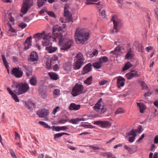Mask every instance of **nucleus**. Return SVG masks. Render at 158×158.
<instances>
[{
  "label": "nucleus",
  "mask_w": 158,
  "mask_h": 158,
  "mask_svg": "<svg viewBox=\"0 0 158 158\" xmlns=\"http://www.w3.org/2000/svg\"><path fill=\"white\" fill-rule=\"evenodd\" d=\"M33 4V0H23L21 8L22 13L23 14H26Z\"/></svg>",
  "instance_id": "obj_8"
},
{
  "label": "nucleus",
  "mask_w": 158,
  "mask_h": 158,
  "mask_svg": "<svg viewBox=\"0 0 158 158\" xmlns=\"http://www.w3.org/2000/svg\"><path fill=\"white\" fill-rule=\"evenodd\" d=\"M127 80H131L134 77H137L140 76V74L138 71L134 70H131L130 72L125 75Z\"/></svg>",
  "instance_id": "obj_12"
},
{
  "label": "nucleus",
  "mask_w": 158,
  "mask_h": 158,
  "mask_svg": "<svg viewBox=\"0 0 158 158\" xmlns=\"http://www.w3.org/2000/svg\"><path fill=\"white\" fill-rule=\"evenodd\" d=\"M42 33H43V35L42 37V39L44 40H46L47 39H50L52 38L50 37L48 34H44V31H43Z\"/></svg>",
  "instance_id": "obj_44"
},
{
  "label": "nucleus",
  "mask_w": 158,
  "mask_h": 158,
  "mask_svg": "<svg viewBox=\"0 0 158 158\" xmlns=\"http://www.w3.org/2000/svg\"><path fill=\"white\" fill-rule=\"evenodd\" d=\"M31 36H30L27 38L24 44V49L27 50L29 48L31 45Z\"/></svg>",
  "instance_id": "obj_18"
},
{
  "label": "nucleus",
  "mask_w": 158,
  "mask_h": 158,
  "mask_svg": "<svg viewBox=\"0 0 158 158\" xmlns=\"http://www.w3.org/2000/svg\"><path fill=\"white\" fill-rule=\"evenodd\" d=\"M84 88L81 83H77L72 89L71 94L73 96H76L82 93Z\"/></svg>",
  "instance_id": "obj_7"
},
{
  "label": "nucleus",
  "mask_w": 158,
  "mask_h": 158,
  "mask_svg": "<svg viewBox=\"0 0 158 158\" xmlns=\"http://www.w3.org/2000/svg\"><path fill=\"white\" fill-rule=\"evenodd\" d=\"M47 0H38L37 1V5L39 7L42 6L45 2H47Z\"/></svg>",
  "instance_id": "obj_40"
},
{
  "label": "nucleus",
  "mask_w": 158,
  "mask_h": 158,
  "mask_svg": "<svg viewBox=\"0 0 158 158\" xmlns=\"http://www.w3.org/2000/svg\"><path fill=\"white\" fill-rule=\"evenodd\" d=\"M85 119L84 118H75L71 119L69 121V123H72L73 124H77L79 122L81 121H85Z\"/></svg>",
  "instance_id": "obj_20"
},
{
  "label": "nucleus",
  "mask_w": 158,
  "mask_h": 158,
  "mask_svg": "<svg viewBox=\"0 0 158 158\" xmlns=\"http://www.w3.org/2000/svg\"><path fill=\"white\" fill-rule=\"evenodd\" d=\"M137 104L139 108L140 112L141 113H143L145 108V106L142 102H137Z\"/></svg>",
  "instance_id": "obj_31"
},
{
  "label": "nucleus",
  "mask_w": 158,
  "mask_h": 158,
  "mask_svg": "<svg viewBox=\"0 0 158 158\" xmlns=\"http://www.w3.org/2000/svg\"><path fill=\"white\" fill-rule=\"evenodd\" d=\"M125 79L123 77L119 76L117 80V86L118 88H120L121 86L123 87L124 86L125 83L124 81Z\"/></svg>",
  "instance_id": "obj_19"
},
{
  "label": "nucleus",
  "mask_w": 158,
  "mask_h": 158,
  "mask_svg": "<svg viewBox=\"0 0 158 158\" xmlns=\"http://www.w3.org/2000/svg\"><path fill=\"white\" fill-rule=\"evenodd\" d=\"M38 56L37 53L33 51L30 54L29 61L31 62L35 61L38 59Z\"/></svg>",
  "instance_id": "obj_17"
},
{
  "label": "nucleus",
  "mask_w": 158,
  "mask_h": 158,
  "mask_svg": "<svg viewBox=\"0 0 158 158\" xmlns=\"http://www.w3.org/2000/svg\"><path fill=\"white\" fill-rule=\"evenodd\" d=\"M39 123L42 125L43 126H44V128H48V129H51V127L50 126H49V125H48V124L44 122L43 121H39Z\"/></svg>",
  "instance_id": "obj_41"
},
{
  "label": "nucleus",
  "mask_w": 158,
  "mask_h": 158,
  "mask_svg": "<svg viewBox=\"0 0 158 158\" xmlns=\"http://www.w3.org/2000/svg\"><path fill=\"white\" fill-rule=\"evenodd\" d=\"M142 87L143 89H146L147 88V85L144 82H142L141 83Z\"/></svg>",
  "instance_id": "obj_63"
},
{
  "label": "nucleus",
  "mask_w": 158,
  "mask_h": 158,
  "mask_svg": "<svg viewBox=\"0 0 158 158\" xmlns=\"http://www.w3.org/2000/svg\"><path fill=\"white\" fill-rule=\"evenodd\" d=\"M108 82V81L106 80H102V81H99V85H103L106 84Z\"/></svg>",
  "instance_id": "obj_57"
},
{
  "label": "nucleus",
  "mask_w": 158,
  "mask_h": 158,
  "mask_svg": "<svg viewBox=\"0 0 158 158\" xmlns=\"http://www.w3.org/2000/svg\"><path fill=\"white\" fill-rule=\"evenodd\" d=\"M28 104L30 106V109L31 108L34 107H35V104L32 101H30L28 102Z\"/></svg>",
  "instance_id": "obj_59"
},
{
  "label": "nucleus",
  "mask_w": 158,
  "mask_h": 158,
  "mask_svg": "<svg viewBox=\"0 0 158 158\" xmlns=\"http://www.w3.org/2000/svg\"><path fill=\"white\" fill-rule=\"evenodd\" d=\"M94 108L97 112L103 113L105 112L106 110L104 104L103 103L102 98H100L98 100L94 106Z\"/></svg>",
  "instance_id": "obj_6"
},
{
  "label": "nucleus",
  "mask_w": 158,
  "mask_h": 158,
  "mask_svg": "<svg viewBox=\"0 0 158 158\" xmlns=\"http://www.w3.org/2000/svg\"><path fill=\"white\" fill-rule=\"evenodd\" d=\"M48 74L50 79L52 80H56L59 78L58 75L55 73L50 72L48 73Z\"/></svg>",
  "instance_id": "obj_29"
},
{
  "label": "nucleus",
  "mask_w": 158,
  "mask_h": 158,
  "mask_svg": "<svg viewBox=\"0 0 158 158\" xmlns=\"http://www.w3.org/2000/svg\"><path fill=\"white\" fill-rule=\"evenodd\" d=\"M12 98L16 102H19V99L17 95L15 94H14L11 95Z\"/></svg>",
  "instance_id": "obj_47"
},
{
  "label": "nucleus",
  "mask_w": 158,
  "mask_h": 158,
  "mask_svg": "<svg viewBox=\"0 0 158 158\" xmlns=\"http://www.w3.org/2000/svg\"><path fill=\"white\" fill-rule=\"evenodd\" d=\"M93 67L96 69H99L101 67L102 64L98 60L97 62L94 63L93 64Z\"/></svg>",
  "instance_id": "obj_37"
},
{
  "label": "nucleus",
  "mask_w": 158,
  "mask_h": 158,
  "mask_svg": "<svg viewBox=\"0 0 158 158\" xmlns=\"http://www.w3.org/2000/svg\"><path fill=\"white\" fill-rule=\"evenodd\" d=\"M51 39H47L43 40L42 42V44L44 46L47 47L51 45H52V43L50 41Z\"/></svg>",
  "instance_id": "obj_34"
},
{
  "label": "nucleus",
  "mask_w": 158,
  "mask_h": 158,
  "mask_svg": "<svg viewBox=\"0 0 158 158\" xmlns=\"http://www.w3.org/2000/svg\"><path fill=\"white\" fill-rule=\"evenodd\" d=\"M60 107L57 106L53 110L52 113L54 115H55L57 111H60Z\"/></svg>",
  "instance_id": "obj_50"
},
{
  "label": "nucleus",
  "mask_w": 158,
  "mask_h": 158,
  "mask_svg": "<svg viewBox=\"0 0 158 158\" xmlns=\"http://www.w3.org/2000/svg\"><path fill=\"white\" fill-rule=\"evenodd\" d=\"M81 105H76L75 103H72L70 104L69 109L70 110H77L80 108Z\"/></svg>",
  "instance_id": "obj_25"
},
{
  "label": "nucleus",
  "mask_w": 158,
  "mask_h": 158,
  "mask_svg": "<svg viewBox=\"0 0 158 158\" xmlns=\"http://www.w3.org/2000/svg\"><path fill=\"white\" fill-rule=\"evenodd\" d=\"M90 36V31L88 29L78 27L75 33V40L77 43L83 44L88 40Z\"/></svg>",
  "instance_id": "obj_1"
},
{
  "label": "nucleus",
  "mask_w": 158,
  "mask_h": 158,
  "mask_svg": "<svg viewBox=\"0 0 158 158\" xmlns=\"http://www.w3.org/2000/svg\"><path fill=\"white\" fill-rule=\"evenodd\" d=\"M92 81L93 77L92 76H91L87 78L85 81L84 83L87 85H90L92 84Z\"/></svg>",
  "instance_id": "obj_32"
},
{
  "label": "nucleus",
  "mask_w": 158,
  "mask_h": 158,
  "mask_svg": "<svg viewBox=\"0 0 158 158\" xmlns=\"http://www.w3.org/2000/svg\"><path fill=\"white\" fill-rule=\"evenodd\" d=\"M123 0H116V2L120 6H121L123 4Z\"/></svg>",
  "instance_id": "obj_61"
},
{
  "label": "nucleus",
  "mask_w": 158,
  "mask_h": 158,
  "mask_svg": "<svg viewBox=\"0 0 158 158\" xmlns=\"http://www.w3.org/2000/svg\"><path fill=\"white\" fill-rule=\"evenodd\" d=\"M143 47L142 44H139L138 47V51L139 52H142L143 50Z\"/></svg>",
  "instance_id": "obj_54"
},
{
  "label": "nucleus",
  "mask_w": 158,
  "mask_h": 158,
  "mask_svg": "<svg viewBox=\"0 0 158 158\" xmlns=\"http://www.w3.org/2000/svg\"><path fill=\"white\" fill-rule=\"evenodd\" d=\"M120 48L119 47H117L113 51H111L112 54L118 56L119 54L120 51Z\"/></svg>",
  "instance_id": "obj_42"
},
{
  "label": "nucleus",
  "mask_w": 158,
  "mask_h": 158,
  "mask_svg": "<svg viewBox=\"0 0 158 158\" xmlns=\"http://www.w3.org/2000/svg\"><path fill=\"white\" fill-rule=\"evenodd\" d=\"M100 15L102 18H104L106 17V11L104 10H102L100 12Z\"/></svg>",
  "instance_id": "obj_51"
},
{
  "label": "nucleus",
  "mask_w": 158,
  "mask_h": 158,
  "mask_svg": "<svg viewBox=\"0 0 158 158\" xmlns=\"http://www.w3.org/2000/svg\"><path fill=\"white\" fill-rule=\"evenodd\" d=\"M111 20L113 22L114 28L113 30L111 31L110 32L112 33L117 32L118 31V30L122 27V24L120 20L118 19L116 15L113 16Z\"/></svg>",
  "instance_id": "obj_5"
},
{
  "label": "nucleus",
  "mask_w": 158,
  "mask_h": 158,
  "mask_svg": "<svg viewBox=\"0 0 158 158\" xmlns=\"http://www.w3.org/2000/svg\"><path fill=\"white\" fill-rule=\"evenodd\" d=\"M137 132V131L136 130L132 129L130 133H126V137H128V140L130 142L132 143L134 141Z\"/></svg>",
  "instance_id": "obj_11"
},
{
  "label": "nucleus",
  "mask_w": 158,
  "mask_h": 158,
  "mask_svg": "<svg viewBox=\"0 0 158 158\" xmlns=\"http://www.w3.org/2000/svg\"><path fill=\"white\" fill-rule=\"evenodd\" d=\"M154 12L155 15H156V18L158 20V8H156L154 10Z\"/></svg>",
  "instance_id": "obj_62"
},
{
  "label": "nucleus",
  "mask_w": 158,
  "mask_h": 158,
  "mask_svg": "<svg viewBox=\"0 0 158 158\" xmlns=\"http://www.w3.org/2000/svg\"><path fill=\"white\" fill-rule=\"evenodd\" d=\"M69 127V126H68L60 127V131H64L67 129H68Z\"/></svg>",
  "instance_id": "obj_60"
},
{
  "label": "nucleus",
  "mask_w": 158,
  "mask_h": 158,
  "mask_svg": "<svg viewBox=\"0 0 158 158\" xmlns=\"http://www.w3.org/2000/svg\"><path fill=\"white\" fill-rule=\"evenodd\" d=\"M104 157H107V158H116L115 157H112V154L110 152L105 153L103 154Z\"/></svg>",
  "instance_id": "obj_45"
},
{
  "label": "nucleus",
  "mask_w": 158,
  "mask_h": 158,
  "mask_svg": "<svg viewBox=\"0 0 158 158\" xmlns=\"http://www.w3.org/2000/svg\"><path fill=\"white\" fill-rule=\"evenodd\" d=\"M71 63L70 62H67L64 65L63 69L67 73H68L71 71Z\"/></svg>",
  "instance_id": "obj_26"
},
{
  "label": "nucleus",
  "mask_w": 158,
  "mask_h": 158,
  "mask_svg": "<svg viewBox=\"0 0 158 158\" xmlns=\"http://www.w3.org/2000/svg\"><path fill=\"white\" fill-rule=\"evenodd\" d=\"M60 90L58 89H56L53 91V95L54 96H58L60 95Z\"/></svg>",
  "instance_id": "obj_43"
},
{
  "label": "nucleus",
  "mask_w": 158,
  "mask_h": 158,
  "mask_svg": "<svg viewBox=\"0 0 158 158\" xmlns=\"http://www.w3.org/2000/svg\"><path fill=\"white\" fill-rule=\"evenodd\" d=\"M49 114L48 110L44 108L38 110L37 112V114L39 117L45 118Z\"/></svg>",
  "instance_id": "obj_14"
},
{
  "label": "nucleus",
  "mask_w": 158,
  "mask_h": 158,
  "mask_svg": "<svg viewBox=\"0 0 158 158\" xmlns=\"http://www.w3.org/2000/svg\"><path fill=\"white\" fill-rule=\"evenodd\" d=\"M1 57L5 67L6 68L7 70L8 71V68L9 67V66L8 64V62L6 59L5 55H2Z\"/></svg>",
  "instance_id": "obj_33"
},
{
  "label": "nucleus",
  "mask_w": 158,
  "mask_h": 158,
  "mask_svg": "<svg viewBox=\"0 0 158 158\" xmlns=\"http://www.w3.org/2000/svg\"><path fill=\"white\" fill-rule=\"evenodd\" d=\"M62 27L58 25L54 26L53 28L52 37L54 40H56L57 39H59V38L57 37V36L61 34L62 32Z\"/></svg>",
  "instance_id": "obj_9"
},
{
  "label": "nucleus",
  "mask_w": 158,
  "mask_h": 158,
  "mask_svg": "<svg viewBox=\"0 0 158 158\" xmlns=\"http://www.w3.org/2000/svg\"><path fill=\"white\" fill-rule=\"evenodd\" d=\"M59 62L58 56L57 55H54L50 60V66H52L53 64L58 63Z\"/></svg>",
  "instance_id": "obj_30"
},
{
  "label": "nucleus",
  "mask_w": 158,
  "mask_h": 158,
  "mask_svg": "<svg viewBox=\"0 0 158 158\" xmlns=\"http://www.w3.org/2000/svg\"><path fill=\"white\" fill-rule=\"evenodd\" d=\"M53 131H60V127L59 126H57V127H55L53 126Z\"/></svg>",
  "instance_id": "obj_53"
},
{
  "label": "nucleus",
  "mask_w": 158,
  "mask_h": 158,
  "mask_svg": "<svg viewBox=\"0 0 158 158\" xmlns=\"http://www.w3.org/2000/svg\"><path fill=\"white\" fill-rule=\"evenodd\" d=\"M154 142L156 144L158 143V135L155 136L154 139Z\"/></svg>",
  "instance_id": "obj_64"
},
{
  "label": "nucleus",
  "mask_w": 158,
  "mask_h": 158,
  "mask_svg": "<svg viewBox=\"0 0 158 158\" xmlns=\"http://www.w3.org/2000/svg\"><path fill=\"white\" fill-rule=\"evenodd\" d=\"M124 112V111L123 109L121 108H119L115 112V114H118L123 113Z\"/></svg>",
  "instance_id": "obj_49"
},
{
  "label": "nucleus",
  "mask_w": 158,
  "mask_h": 158,
  "mask_svg": "<svg viewBox=\"0 0 158 158\" xmlns=\"http://www.w3.org/2000/svg\"><path fill=\"white\" fill-rule=\"evenodd\" d=\"M29 82L31 85L34 86H36L37 85V83L36 76L35 75H33L29 80Z\"/></svg>",
  "instance_id": "obj_27"
},
{
  "label": "nucleus",
  "mask_w": 158,
  "mask_h": 158,
  "mask_svg": "<svg viewBox=\"0 0 158 158\" xmlns=\"http://www.w3.org/2000/svg\"><path fill=\"white\" fill-rule=\"evenodd\" d=\"M23 67L26 71V74L27 76L29 77L32 75V70L31 68L26 65H23Z\"/></svg>",
  "instance_id": "obj_22"
},
{
  "label": "nucleus",
  "mask_w": 158,
  "mask_h": 158,
  "mask_svg": "<svg viewBox=\"0 0 158 158\" xmlns=\"http://www.w3.org/2000/svg\"><path fill=\"white\" fill-rule=\"evenodd\" d=\"M51 45L49 46L46 47L45 48L46 50L48 52L50 53H52L55 52L57 49V48L56 47H52Z\"/></svg>",
  "instance_id": "obj_24"
},
{
  "label": "nucleus",
  "mask_w": 158,
  "mask_h": 158,
  "mask_svg": "<svg viewBox=\"0 0 158 158\" xmlns=\"http://www.w3.org/2000/svg\"><path fill=\"white\" fill-rule=\"evenodd\" d=\"M18 26L22 29H23L27 27V24L23 22H21L18 24Z\"/></svg>",
  "instance_id": "obj_46"
},
{
  "label": "nucleus",
  "mask_w": 158,
  "mask_h": 158,
  "mask_svg": "<svg viewBox=\"0 0 158 158\" xmlns=\"http://www.w3.org/2000/svg\"><path fill=\"white\" fill-rule=\"evenodd\" d=\"M85 58L82 54L80 52L78 53L74 59L73 67L74 70L79 69L85 64Z\"/></svg>",
  "instance_id": "obj_3"
},
{
  "label": "nucleus",
  "mask_w": 158,
  "mask_h": 158,
  "mask_svg": "<svg viewBox=\"0 0 158 158\" xmlns=\"http://www.w3.org/2000/svg\"><path fill=\"white\" fill-rule=\"evenodd\" d=\"M57 37L59 38V44L61 50H66L69 49L73 43V41L72 40L63 39L62 35L61 34Z\"/></svg>",
  "instance_id": "obj_2"
},
{
  "label": "nucleus",
  "mask_w": 158,
  "mask_h": 158,
  "mask_svg": "<svg viewBox=\"0 0 158 158\" xmlns=\"http://www.w3.org/2000/svg\"><path fill=\"white\" fill-rule=\"evenodd\" d=\"M29 89L30 87L27 83L21 82L16 85L14 92L17 94L20 95L26 93Z\"/></svg>",
  "instance_id": "obj_4"
},
{
  "label": "nucleus",
  "mask_w": 158,
  "mask_h": 158,
  "mask_svg": "<svg viewBox=\"0 0 158 158\" xmlns=\"http://www.w3.org/2000/svg\"><path fill=\"white\" fill-rule=\"evenodd\" d=\"M134 56V53L132 52L131 49L130 48L128 50L127 54L125 55L126 59H133Z\"/></svg>",
  "instance_id": "obj_23"
},
{
  "label": "nucleus",
  "mask_w": 158,
  "mask_h": 158,
  "mask_svg": "<svg viewBox=\"0 0 158 158\" xmlns=\"http://www.w3.org/2000/svg\"><path fill=\"white\" fill-rule=\"evenodd\" d=\"M89 147L91 148L94 150V152H99L100 148L98 147H95L92 145H90Z\"/></svg>",
  "instance_id": "obj_48"
},
{
  "label": "nucleus",
  "mask_w": 158,
  "mask_h": 158,
  "mask_svg": "<svg viewBox=\"0 0 158 158\" xmlns=\"http://www.w3.org/2000/svg\"><path fill=\"white\" fill-rule=\"evenodd\" d=\"M132 66V65L130 63V62H127L123 66L122 69V71H124L126 70H127L129 69Z\"/></svg>",
  "instance_id": "obj_38"
},
{
  "label": "nucleus",
  "mask_w": 158,
  "mask_h": 158,
  "mask_svg": "<svg viewBox=\"0 0 158 158\" xmlns=\"http://www.w3.org/2000/svg\"><path fill=\"white\" fill-rule=\"evenodd\" d=\"M91 66V64L90 63L86 64L83 68V71L84 73H83V74L87 73L90 72L92 69Z\"/></svg>",
  "instance_id": "obj_21"
},
{
  "label": "nucleus",
  "mask_w": 158,
  "mask_h": 158,
  "mask_svg": "<svg viewBox=\"0 0 158 158\" xmlns=\"http://www.w3.org/2000/svg\"><path fill=\"white\" fill-rule=\"evenodd\" d=\"M48 15L52 17L56 18V16L54 13L52 11H49L48 12Z\"/></svg>",
  "instance_id": "obj_55"
},
{
  "label": "nucleus",
  "mask_w": 158,
  "mask_h": 158,
  "mask_svg": "<svg viewBox=\"0 0 158 158\" xmlns=\"http://www.w3.org/2000/svg\"><path fill=\"white\" fill-rule=\"evenodd\" d=\"M94 124L102 128H105L111 126V124L108 121H96L94 122Z\"/></svg>",
  "instance_id": "obj_10"
},
{
  "label": "nucleus",
  "mask_w": 158,
  "mask_h": 158,
  "mask_svg": "<svg viewBox=\"0 0 158 158\" xmlns=\"http://www.w3.org/2000/svg\"><path fill=\"white\" fill-rule=\"evenodd\" d=\"M108 58L107 56H103L101 57L98 60L102 64L103 63L107 62L108 61Z\"/></svg>",
  "instance_id": "obj_35"
},
{
  "label": "nucleus",
  "mask_w": 158,
  "mask_h": 158,
  "mask_svg": "<svg viewBox=\"0 0 158 158\" xmlns=\"http://www.w3.org/2000/svg\"><path fill=\"white\" fill-rule=\"evenodd\" d=\"M98 53V51L97 49H95L93 50L92 52L88 53L87 54V56L89 58H93L94 56H97Z\"/></svg>",
  "instance_id": "obj_28"
},
{
  "label": "nucleus",
  "mask_w": 158,
  "mask_h": 158,
  "mask_svg": "<svg viewBox=\"0 0 158 158\" xmlns=\"http://www.w3.org/2000/svg\"><path fill=\"white\" fill-rule=\"evenodd\" d=\"M124 148L125 149L128 150V152L131 153H132L133 152L131 151V147H128L127 145H125L124 146Z\"/></svg>",
  "instance_id": "obj_52"
},
{
  "label": "nucleus",
  "mask_w": 158,
  "mask_h": 158,
  "mask_svg": "<svg viewBox=\"0 0 158 158\" xmlns=\"http://www.w3.org/2000/svg\"><path fill=\"white\" fill-rule=\"evenodd\" d=\"M13 74L17 78L21 77L23 75V72L19 68H15L12 70Z\"/></svg>",
  "instance_id": "obj_15"
},
{
  "label": "nucleus",
  "mask_w": 158,
  "mask_h": 158,
  "mask_svg": "<svg viewBox=\"0 0 158 158\" xmlns=\"http://www.w3.org/2000/svg\"><path fill=\"white\" fill-rule=\"evenodd\" d=\"M23 104L25 107L27 108L28 109H30V106L28 104V103H27L26 102L24 101H23Z\"/></svg>",
  "instance_id": "obj_58"
},
{
  "label": "nucleus",
  "mask_w": 158,
  "mask_h": 158,
  "mask_svg": "<svg viewBox=\"0 0 158 158\" xmlns=\"http://www.w3.org/2000/svg\"><path fill=\"white\" fill-rule=\"evenodd\" d=\"M64 16L68 20V22H73L72 14L69 10H64Z\"/></svg>",
  "instance_id": "obj_16"
},
{
  "label": "nucleus",
  "mask_w": 158,
  "mask_h": 158,
  "mask_svg": "<svg viewBox=\"0 0 158 158\" xmlns=\"http://www.w3.org/2000/svg\"><path fill=\"white\" fill-rule=\"evenodd\" d=\"M64 135H69V134L65 133V132H61L57 133L54 135V139H56V138H58L59 137H60Z\"/></svg>",
  "instance_id": "obj_36"
},
{
  "label": "nucleus",
  "mask_w": 158,
  "mask_h": 158,
  "mask_svg": "<svg viewBox=\"0 0 158 158\" xmlns=\"http://www.w3.org/2000/svg\"><path fill=\"white\" fill-rule=\"evenodd\" d=\"M40 95L43 99H46L48 96V89L44 87H40L38 89Z\"/></svg>",
  "instance_id": "obj_13"
},
{
  "label": "nucleus",
  "mask_w": 158,
  "mask_h": 158,
  "mask_svg": "<svg viewBox=\"0 0 158 158\" xmlns=\"http://www.w3.org/2000/svg\"><path fill=\"white\" fill-rule=\"evenodd\" d=\"M43 35V33H37L35 34L33 36L35 39L36 40H39L42 38Z\"/></svg>",
  "instance_id": "obj_39"
},
{
  "label": "nucleus",
  "mask_w": 158,
  "mask_h": 158,
  "mask_svg": "<svg viewBox=\"0 0 158 158\" xmlns=\"http://www.w3.org/2000/svg\"><path fill=\"white\" fill-rule=\"evenodd\" d=\"M62 23H68V20L67 19L65 18V19H64L63 18H60L59 20Z\"/></svg>",
  "instance_id": "obj_56"
}]
</instances>
